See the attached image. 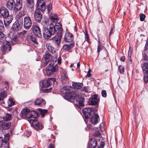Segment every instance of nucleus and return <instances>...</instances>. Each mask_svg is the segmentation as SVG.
I'll use <instances>...</instances> for the list:
<instances>
[{"mask_svg":"<svg viewBox=\"0 0 148 148\" xmlns=\"http://www.w3.org/2000/svg\"><path fill=\"white\" fill-rule=\"evenodd\" d=\"M61 27V25L59 23H57L55 25L52 24H50L49 28L43 27V32L44 37L46 39L49 38L52 35L54 34Z\"/></svg>","mask_w":148,"mask_h":148,"instance_id":"f257e3e1","label":"nucleus"},{"mask_svg":"<svg viewBox=\"0 0 148 148\" xmlns=\"http://www.w3.org/2000/svg\"><path fill=\"white\" fill-rule=\"evenodd\" d=\"M8 37H6V36L1 31L0 32V42L3 43V49L4 52L7 51H10L11 50V47L10 46V41L8 40Z\"/></svg>","mask_w":148,"mask_h":148,"instance_id":"f03ea898","label":"nucleus"},{"mask_svg":"<svg viewBox=\"0 0 148 148\" xmlns=\"http://www.w3.org/2000/svg\"><path fill=\"white\" fill-rule=\"evenodd\" d=\"M21 117L23 118L36 119L38 116L37 113L34 111H30L28 108L23 109L20 114Z\"/></svg>","mask_w":148,"mask_h":148,"instance_id":"7ed1b4c3","label":"nucleus"},{"mask_svg":"<svg viewBox=\"0 0 148 148\" xmlns=\"http://www.w3.org/2000/svg\"><path fill=\"white\" fill-rule=\"evenodd\" d=\"M62 27L56 32L57 33L54 36L51 38L53 43L58 47L60 43L61 38L62 36Z\"/></svg>","mask_w":148,"mask_h":148,"instance_id":"20e7f679","label":"nucleus"},{"mask_svg":"<svg viewBox=\"0 0 148 148\" xmlns=\"http://www.w3.org/2000/svg\"><path fill=\"white\" fill-rule=\"evenodd\" d=\"M70 100H74V104L78 107L84 106V98L82 97H79L78 95L75 94V96L73 97H71Z\"/></svg>","mask_w":148,"mask_h":148,"instance_id":"39448f33","label":"nucleus"},{"mask_svg":"<svg viewBox=\"0 0 148 148\" xmlns=\"http://www.w3.org/2000/svg\"><path fill=\"white\" fill-rule=\"evenodd\" d=\"M60 90L62 94L65 95V97L69 99L75 96V94L74 92H71L67 87L64 86L61 88Z\"/></svg>","mask_w":148,"mask_h":148,"instance_id":"423d86ee","label":"nucleus"},{"mask_svg":"<svg viewBox=\"0 0 148 148\" xmlns=\"http://www.w3.org/2000/svg\"><path fill=\"white\" fill-rule=\"evenodd\" d=\"M58 70V66L56 64L54 65L52 63H49L46 69L47 74L48 76L53 75L54 73L57 71Z\"/></svg>","mask_w":148,"mask_h":148,"instance_id":"0eeeda50","label":"nucleus"},{"mask_svg":"<svg viewBox=\"0 0 148 148\" xmlns=\"http://www.w3.org/2000/svg\"><path fill=\"white\" fill-rule=\"evenodd\" d=\"M141 68L144 75L143 80L145 82L147 83L148 82V62L142 64Z\"/></svg>","mask_w":148,"mask_h":148,"instance_id":"6e6552de","label":"nucleus"},{"mask_svg":"<svg viewBox=\"0 0 148 148\" xmlns=\"http://www.w3.org/2000/svg\"><path fill=\"white\" fill-rule=\"evenodd\" d=\"M55 81L54 78H49L47 80H43L41 81L39 83L40 85L42 88H47L53 84Z\"/></svg>","mask_w":148,"mask_h":148,"instance_id":"1a4fd4ad","label":"nucleus"},{"mask_svg":"<svg viewBox=\"0 0 148 148\" xmlns=\"http://www.w3.org/2000/svg\"><path fill=\"white\" fill-rule=\"evenodd\" d=\"M86 119L90 118V116L94 114L93 109L92 108H86L82 110Z\"/></svg>","mask_w":148,"mask_h":148,"instance_id":"9d476101","label":"nucleus"},{"mask_svg":"<svg viewBox=\"0 0 148 148\" xmlns=\"http://www.w3.org/2000/svg\"><path fill=\"white\" fill-rule=\"evenodd\" d=\"M99 98L98 95H94L89 100V103L92 105H98L99 102Z\"/></svg>","mask_w":148,"mask_h":148,"instance_id":"9b49d317","label":"nucleus"},{"mask_svg":"<svg viewBox=\"0 0 148 148\" xmlns=\"http://www.w3.org/2000/svg\"><path fill=\"white\" fill-rule=\"evenodd\" d=\"M45 3L43 0H37L36 3V6L37 8L42 11H44L46 8L45 6Z\"/></svg>","mask_w":148,"mask_h":148,"instance_id":"f8f14e48","label":"nucleus"},{"mask_svg":"<svg viewBox=\"0 0 148 148\" xmlns=\"http://www.w3.org/2000/svg\"><path fill=\"white\" fill-rule=\"evenodd\" d=\"M32 22L29 16H25L24 18V27L26 29H29L32 26Z\"/></svg>","mask_w":148,"mask_h":148,"instance_id":"ddd939ff","label":"nucleus"},{"mask_svg":"<svg viewBox=\"0 0 148 148\" xmlns=\"http://www.w3.org/2000/svg\"><path fill=\"white\" fill-rule=\"evenodd\" d=\"M40 10L39 9H36L34 14L35 20L39 23L41 21L42 18V14Z\"/></svg>","mask_w":148,"mask_h":148,"instance_id":"4468645a","label":"nucleus"},{"mask_svg":"<svg viewBox=\"0 0 148 148\" xmlns=\"http://www.w3.org/2000/svg\"><path fill=\"white\" fill-rule=\"evenodd\" d=\"M32 121L33 127L37 130H41L43 127L41 123L38 122L35 119L31 120Z\"/></svg>","mask_w":148,"mask_h":148,"instance_id":"2eb2a0df","label":"nucleus"},{"mask_svg":"<svg viewBox=\"0 0 148 148\" xmlns=\"http://www.w3.org/2000/svg\"><path fill=\"white\" fill-rule=\"evenodd\" d=\"M0 16L3 18L7 17L9 15V12L8 10L5 8L1 7L0 8Z\"/></svg>","mask_w":148,"mask_h":148,"instance_id":"dca6fc26","label":"nucleus"},{"mask_svg":"<svg viewBox=\"0 0 148 148\" xmlns=\"http://www.w3.org/2000/svg\"><path fill=\"white\" fill-rule=\"evenodd\" d=\"M32 29L35 36L38 37H40L41 36V32L39 27L36 25H33L32 27Z\"/></svg>","mask_w":148,"mask_h":148,"instance_id":"f3484780","label":"nucleus"},{"mask_svg":"<svg viewBox=\"0 0 148 148\" xmlns=\"http://www.w3.org/2000/svg\"><path fill=\"white\" fill-rule=\"evenodd\" d=\"M97 142L95 139L92 138L90 139L88 141V147L89 148H95L97 146Z\"/></svg>","mask_w":148,"mask_h":148,"instance_id":"a211bd4d","label":"nucleus"},{"mask_svg":"<svg viewBox=\"0 0 148 148\" xmlns=\"http://www.w3.org/2000/svg\"><path fill=\"white\" fill-rule=\"evenodd\" d=\"M64 40L66 42H71L73 40V35L69 32L66 33L64 37Z\"/></svg>","mask_w":148,"mask_h":148,"instance_id":"6ab92c4d","label":"nucleus"},{"mask_svg":"<svg viewBox=\"0 0 148 148\" xmlns=\"http://www.w3.org/2000/svg\"><path fill=\"white\" fill-rule=\"evenodd\" d=\"M15 2L14 0H8L6 5L7 8L9 10H13L14 11Z\"/></svg>","mask_w":148,"mask_h":148,"instance_id":"aec40b11","label":"nucleus"},{"mask_svg":"<svg viewBox=\"0 0 148 148\" xmlns=\"http://www.w3.org/2000/svg\"><path fill=\"white\" fill-rule=\"evenodd\" d=\"M15 4L14 12H17L22 8L23 5L22 0H16Z\"/></svg>","mask_w":148,"mask_h":148,"instance_id":"412c9836","label":"nucleus"},{"mask_svg":"<svg viewBox=\"0 0 148 148\" xmlns=\"http://www.w3.org/2000/svg\"><path fill=\"white\" fill-rule=\"evenodd\" d=\"M4 19V24L5 26L7 27L11 23L13 19V16L11 15H9L8 16L3 18Z\"/></svg>","mask_w":148,"mask_h":148,"instance_id":"4be33fe9","label":"nucleus"},{"mask_svg":"<svg viewBox=\"0 0 148 148\" xmlns=\"http://www.w3.org/2000/svg\"><path fill=\"white\" fill-rule=\"evenodd\" d=\"M74 45V43L72 42L69 44L64 45L62 47V48L64 50L70 52L71 49L73 47Z\"/></svg>","mask_w":148,"mask_h":148,"instance_id":"5701e85b","label":"nucleus"},{"mask_svg":"<svg viewBox=\"0 0 148 148\" xmlns=\"http://www.w3.org/2000/svg\"><path fill=\"white\" fill-rule=\"evenodd\" d=\"M46 103L45 101L41 98L36 99L34 102L35 105H39L40 106L45 105Z\"/></svg>","mask_w":148,"mask_h":148,"instance_id":"b1692460","label":"nucleus"},{"mask_svg":"<svg viewBox=\"0 0 148 148\" xmlns=\"http://www.w3.org/2000/svg\"><path fill=\"white\" fill-rule=\"evenodd\" d=\"M99 120V115L97 114H93L91 118V121L93 124H96L98 123Z\"/></svg>","mask_w":148,"mask_h":148,"instance_id":"393cba45","label":"nucleus"},{"mask_svg":"<svg viewBox=\"0 0 148 148\" xmlns=\"http://www.w3.org/2000/svg\"><path fill=\"white\" fill-rule=\"evenodd\" d=\"M22 26L20 25L17 22H15L12 25V29L15 31H19L22 28Z\"/></svg>","mask_w":148,"mask_h":148,"instance_id":"a878e982","label":"nucleus"},{"mask_svg":"<svg viewBox=\"0 0 148 148\" xmlns=\"http://www.w3.org/2000/svg\"><path fill=\"white\" fill-rule=\"evenodd\" d=\"M26 40L29 42H30V41L36 44H38V42L37 41L36 37L32 35H28L26 38Z\"/></svg>","mask_w":148,"mask_h":148,"instance_id":"bb28decb","label":"nucleus"},{"mask_svg":"<svg viewBox=\"0 0 148 148\" xmlns=\"http://www.w3.org/2000/svg\"><path fill=\"white\" fill-rule=\"evenodd\" d=\"M10 135L9 134H7L4 135V141L5 148H9V144L8 141L9 139Z\"/></svg>","mask_w":148,"mask_h":148,"instance_id":"cd10ccee","label":"nucleus"},{"mask_svg":"<svg viewBox=\"0 0 148 148\" xmlns=\"http://www.w3.org/2000/svg\"><path fill=\"white\" fill-rule=\"evenodd\" d=\"M15 102L12 99H10L8 101V106H5V108L9 111L12 110V109L9 107H11L14 104Z\"/></svg>","mask_w":148,"mask_h":148,"instance_id":"c85d7f7f","label":"nucleus"},{"mask_svg":"<svg viewBox=\"0 0 148 148\" xmlns=\"http://www.w3.org/2000/svg\"><path fill=\"white\" fill-rule=\"evenodd\" d=\"M27 2V7L30 9L32 10L34 9V0H26Z\"/></svg>","mask_w":148,"mask_h":148,"instance_id":"c756f323","label":"nucleus"},{"mask_svg":"<svg viewBox=\"0 0 148 148\" xmlns=\"http://www.w3.org/2000/svg\"><path fill=\"white\" fill-rule=\"evenodd\" d=\"M49 18L51 21L53 22H57L59 19L56 15L53 13L51 14Z\"/></svg>","mask_w":148,"mask_h":148,"instance_id":"7c9ffc66","label":"nucleus"},{"mask_svg":"<svg viewBox=\"0 0 148 148\" xmlns=\"http://www.w3.org/2000/svg\"><path fill=\"white\" fill-rule=\"evenodd\" d=\"M44 59L46 62L51 61L53 60L52 56L49 53H46L44 56Z\"/></svg>","mask_w":148,"mask_h":148,"instance_id":"2f4dec72","label":"nucleus"},{"mask_svg":"<svg viewBox=\"0 0 148 148\" xmlns=\"http://www.w3.org/2000/svg\"><path fill=\"white\" fill-rule=\"evenodd\" d=\"M11 125V123L10 122H3L2 124V127L3 129L7 130L9 128Z\"/></svg>","mask_w":148,"mask_h":148,"instance_id":"473e14b6","label":"nucleus"},{"mask_svg":"<svg viewBox=\"0 0 148 148\" xmlns=\"http://www.w3.org/2000/svg\"><path fill=\"white\" fill-rule=\"evenodd\" d=\"M7 96L5 91L3 90L0 91V101L3 100Z\"/></svg>","mask_w":148,"mask_h":148,"instance_id":"72a5a7b5","label":"nucleus"},{"mask_svg":"<svg viewBox=\"0 0 148 148\" xmlns=\"http://www.w3.org/2000/svg\"><path fill=\"white\" fill-rule=\"evenodd\" d=\"M72 86L76 88L80 89L82 86L83 84L80 83L74 82L72 84Z\"/></svg>","mask_w":148,"mask_h":148,"instance_id":"f704fd0d","label":"nucleus"},{"mask_svg":"<svg viewBox=\"0 0 148 148\" xmlns=\"http://www.w3.org/2000/svg\"><path fill=\"white\" fill-rule=\"evenodd\" d=\"M12 115L7 113L3 117V119L4 121H10L12 119Z\"/></svg>","mask_w":148,"mask_h":148,"instance_id":"c9c22d12","label":"nucleus"},{"mask_svg":"<svg viewBox=\"0 0 148 148\" xmlns=\"http://www.w3.org/2000/svg\"><path fill=\"white\" fill-rule=\"evenodd\" d=\"M11 37L12 42L14 41L15 42H17L18 40V38L16 34H13Z\"/></svg>","mask_w":148,"mask_h":148,"instance_id":"e433bc0d","label":"nucleus"},{"mask_svg":"<svg viewBox=\"0 0 148 148\" xmlns=\"http://www.w3.org/2000/svg\"><path fill=\"white\" fill-rule=\"evenodd\" d=\"M39 111L42 115V117H44L45 115L47 114V110L46 109H39Z\"/></svg>","mask_w":148,"mask_h":148,"instance_id":"4c0bfd02","label":"nucleus"},{"mask_svg":"<svg viewBox=\"0 0 148 148\" xmlns=\"http://www.w3.org/2000/svg\"><path fill=\"white\" fill-rule=\"evenodd\" d=\"M18 18L16 22H17L21 26H23V21L24 20V18L22 17H17Z\"/></svg>","mask_w":148,"mask_h":148,"instance_id":"58836bf2","label":"nucleus"},{"mask_svg":"<svg viewBox=\"0 0 148 148\" xmlns=\"http://www.w3.org/2000/svg\"><path fill=\"white\" fill-rule=\"evenodd\" d=\"M132 55V52L131 51H129L128 54V59L129 61V63L130 64H132V60L131 58Z\"/></svg>","mask_w":148,"mask_h":148,"instance_id":"ea45409f","label":"nucleus"},{"mask_svg":"<svg viewBox=\"0 0 148 148\" xmlns=\"http://www.w3.org/2000/svg\"><path fill=\"white\" fill-rule=\"evenodd\" d=\"M46 46L48 50L49 51L53 53V51H52L53 47L51 46V45L49 43L46 44Z\"/></svg>","mask_w":148,"mask_h":148,"instance_id":"a19ab883","label":"nucleus"},{"mask_svg":"<svg viewBox=\"0 0 148 148\" xmlns=\"http://www.w3.org/2000/svg\"><path fill=\"white\" fill-rule=\"evenodd\" d=\"M105 143L103 140H102L100 143V145L98 146V148H103L105 146Z\"/></svg>","mask_w":148,"mask_h":148,"instance_id":"79ce46f5","label":"nucleus"},{"mask_svg":"<svg viewBox=\"0 0 148 148\" xmlns=\"http://www.w3.org/2000/svg\"><path fill=\"white\" fill-rule=\"evenodd\" d=\"M146 16L145 15L143 14H140V20L141 21H143L145 19Z\"/></svg>","mask_w":148,"mask_h":148,"instance_id":"37998d69","label":"nucleus"},{"mask_svg":"<svg viewBox=\"0 0 148 148\" xmlns=\"http://www.w3.org/2000/svg\"><path fill=\"white\" fill-rule=\"evenodd\" d=\"M143 59L148 62V56L146 53H144L143 54Z\"/></svg>","mask_w":148,"mask_h":148,"instance_id":"c03bdc74","label":"nucleus"},{"mask_svg":"<svg viewBox=\"0 0 148 148\" xmlns=\"http://www.w3.org/2000/svg\"><path fill=\"white\" fill-rule=\"evenodd\" d=\"M25 15V13L23 11H21L18 14L17 17H22Z\"/></svg>","mask_w":148,"mask_h":148,"instance_id":"a18cd8bd","label":"nucleus"},{"mask_svg":"<svg viewBox=\"0 0 148 148\" xmlns=\"http://www.w3.org/2000/svg\"><path fill=\"white\" fill-rule=\"evenodd\" d=\"M62 79L66 80L68 78V76L67 74L65 73H64L62 75Z\"/></svg>","mask_w":148,"mask_h":148,"instance_id":"49530a36","label":"nucleus"},{"mask_svg":"<svg viewBox=\"0 0 148 148\" xmlns=\"http://www.w3.org/2000/svg\"><path fill=\"white\" fill-rule=\"evenodd\" d=\"M4 29V27L3 22L2 21L0 20V31H3Z\"/></svg>","mask_w":148,"mask_h":148,"instance_id":"de8ad7c7","label":"nucleus"},{"mask_svg":"<svg viewBox=\"0 0 148 148\" xmlns=\"http://www.w3.org/2000/svg\"><path fill=\"white\" fill-rule=\"evenodd\" d=\"M118 69L120 73L121 74L124 72V68L123 66H119V67Z\"/></svg>","mask_w":148,"mask_h":148,"instance_id":"09e8293b","label":"nucleus"},{"mask_svg":"<svg viewBox=\"0 0 148 148\" xmlns=\"http://www.w3.org/2000/svg\"><path fill=\"white\" fill-rule=\"evenodd\" d=\"M3 145H4V147L5 145H4V140L1 137H0V147H2Z\"/></svg>","mask_w":148,"mask_h":148,"instance_id":"8fccbe9b","label":"nucleus"},{"mask_svg":"<svg viewBox=\"0 0 148 148\" xmlns=\"http://www.w3.org/2000/svg\"><path fill=\"white\" fill-rule=\"evenodd\" d=\"M93 135L95 137H98L101 135V133L99 131H97L94 133Z\"/></svg>","mask_w":148,"mask_h":148,"instance_id":"3c124183","label":"nucleus"},{"mask_svg":"<svg viewBox=\"0 0 148 148\" xmlns=\"http://www.w3.org/2000/svg\"><path fill=\"white\" fill-rule=\"evenodd\" d=\"M101 95L102 97H106L107 96V93L105 90H103L101 92Z\"/></svg>","mask_w":148,"mask_h":148,"instance_id":"603ef678","label":"nucleus"},{"mask_svg":"<svg viewBox=\"0 0 148 148\" xmlns=\"http://www.w3.org/2000/svg\"><path fill=\"white\" fill-rule=\"evenodd\" d=\"M52 5L51 4H49L47 6V10L48 11V13L50 12L51 10L52 9Z\"/></svg>","mask_w":148,"mask_h":148,"instance_id":"864d4df0","label":"nucleus"},{"mask_svg":"<svg viewBox=\"0 0 148 148\" xmlns=\"http://www.w3.org/2000/svg\"><path fill=\"white\" fill-rule=\"evenodd\" d=\"M102 50V47L101 46V45H98L97 47V52L99 53L100 51Z\"/></svg>","mask_w":148,"mask_h":148,"instance_id":"5fc2aeb1","label":"nucleus"},{"mask_svg":"<svg viewBox=\"0 0 148 148\" xmlns=\"http://www.w3.org/2000/svg\"><path fill=\"white\" fill-rule=\"evenodd\" d=\"M148 49V39H147L144 49V51Z\"/></svg>","mask_w":148,"mask_h":148,"instance_id":"6e6d98bb","label":"nucleus"},{"mask_svg":"<svg viewBox=\"0 0 148 148\" xmlns=\"http://www.w3.org/2000/svg\"><path fill=\"white\" fill-rule=\"evenodd\" d=\"M52 89V87H50L48 89L47 88L45 90H44V92H48Z\"/></svg>","mask_w":148,"mask_h":148,"instance_id":"4d7b16f0","label":"nucleus"},{"mask_svg":"<svg viewBox=\"0 0 148 148\" xmlns=\"http://www.w3.org/2000/svg\"><path fill=\"white\" fill-rule=\"evenodd\" d=\"M85 38L87 42H89V37L88 34L87 33L85 34Z\"/></svg>","mask_w":148,"mask_h":148,"instance_id":"13d9d810","label":"nucleus"},{"mask_svg":"<svg viewBox=\"0 0 148 148\" xmlns=\"http://www.w3.org/2000/svg\"><path fill=\"white\" fill-rule=\"evenodd\" d=\"M83 89H84V91L85 92H88V87L85 86V87H84V88Z\"/></svg>","mask_w":148,"mask_h":148,"instance_id":"bf43d9fd","label":"nucleus"},{"mask_svg":"<svg viewBox=\"0 0 148 148\" xmlns=\"http://www.w3.org/2000/svg\"><path fill=\"white\" fill-rule=\"evenodd\" d=\"M58 62L59 64H60L61 62V57H59L58 58Z\"/></svg>","mask_w":148,"mask_h":148,"instance_id":"052dcab7","label":"nucleus"},{"mask_svg":"<svg viewBox=\"0 0 148 148\" xmlns=\"http://www.w3.org/2000/svg\"><path fill=\"white\" fill-rule=\"evenodd\" d=\"M91 76V74L90 73L89 71H88L87 73V75L86 76V77H90Z\"/></svg>","mask_w":148,"mask_h":148,"instance_id":"680f3d73","label":"nucleus"},{"mask_svg":"<svg viewBox=\"0 0 148 148\" xmlns=\"http://www.w3.org/2000/svg\"><path fill=\"white\" fill-rule=\"evenodd\" d=\"M54 145L53 144H51L49 146L48 148H54Z\"/></svg>","mask_w":148,"mask_h":148,"instance_id":"e2e57ef3","label":"nucleus"},{"mask_svg":"<svg viewBox=\"0 0 148 148\" xmlns=\"http://www.w3.org/2000/svg\"><path fill=\"white\" fill-rule=\"evenodd\" d=\"M121 60L122 61H124L125 60V57L124 56H123L121 57Z\"/></svg>","mask_w":148,"mask_h":148,"instance_id":"0e129e2a","label":"nucleus"},{"mask_svg":"<svg viewBox=\"0 0 148 148\" xmlns=\"http://www.w3.org/2000/svg\"><path fill=\"white\" fill-rule=\"evenodd\" d=\"M46 62L45 61V62H44V66H46L47 64H48V62Z\"/></svg>","mask_w":148,"mask_h":148,"instance_id":"69168bd1","label":"nucleus"},{"mask_svg":"<svg viewBox=\"0 0 148 148\" xmlns=\"http://www.w3.org/2000/svg\"><path fill=\"white\" fill-rule=\"evenodd\" d=\"M27 32V31H23V32H22L21 33L23 35H24Z\"/></svg>","mask_w":148,"mask_h":148,"instance_id":"338daca9","label":"nucleus"},{"mask_svg":"<svg viewBox=\"0 0 148 148\" xmlns=\"http://www.w3.org/2000/svg\"><path fill=\"white\" fill-rule=\"evenodd\" d=\"M80 62H78L77 63V67L79 68V67H80Z\"/></svg>","mask_w":148,"mask_h":148,"instance_id":"774afa93","label":"nucleus"}]
</instances>
